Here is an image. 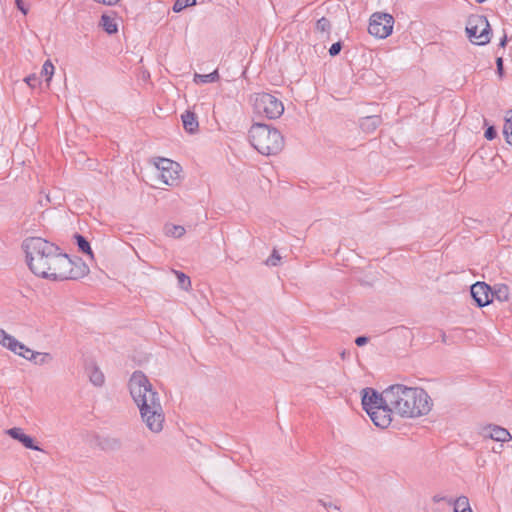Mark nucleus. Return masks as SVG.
I'll return each mask as SVG.
<instances>
[{
    "instance_id": "nucleus-1",
    "label": "nucleus",
    "mask_w": 512,
    "mask_h": 512,
    "mask_svg": "<svg viewBox=\"0 0 512 512\" xmlns=\"http://www.w3.org/2000/svg\"><path fill=\"white\" fill-rule=\"evenodd\" d=\"M26 253L27 264L36 276L53 281L77 279L85 274L87 267L78 272L67 254L58 246L41 238L29 237L22 243Z\"/></svg>"
},
{
    "instance_id": "nucleus-2",
    "label": "nucleus",
    "mask_w": 512,
    "mask_h": 512,
    "mask_svg": "<svg viewBox=\"0 0 512 512\" xmlns=\"http://www.w3.org/2000/svg\"><path fill=\"white\" fill-rule=\"evenodd\" d=\"M130 395L139 409L142 422L147 429L159 434L165 423V413L159 393L147 376L141 371H135L128 383Z\"/></svg>"
},
{
    "instance_id": "nucleus-3",
    "label": "nucleus",
    "mask_w": 512,
    "mask_h": 512,
    "mask_svg": "<svg viewBox=\"0 0 512 512\" xmlns=\"http://www.w3.org/2000/svg\"><path fill=\"white\" fill-rule=\"evenodd\" d=\"M385 400L394 413L404 418L427 415L433 406L431 397L419 387L394 384L385 389Z\"/></svg>"
},
{
    "instance_id": "nucleus-4",
    "label": "nucleus",
    "mask_w": 512,
    "mask_h": 512,
    "mask_svg": "<svg viewBox=\"0 0 512 512\" xmlns=\"http://www.w3.org/2000/svg\"><path fill=\"white\" fill-rule=\"evenodd\" d=\"M251 145L261 154L269 156L278 154L284 147L281 133L266 124L255 123L249 130Z\"/></svg>"
},
{
    "instance_id": "nucleus-5",
    "label": "nucleus",
    "mask_w": 512,
    "mask_h": 512,
    "mask_svg": "<svg viewBox=\"0 0 512 512\" xmlns=\"http://www.w3.org/2000/svg\"><path fill=\"white\" fill-rule=\"evenodd\" d=\"M466 32L470 41L476 45H485L491 38L490 24L485 16L472 15L469 17Z\"/></svg>"
},
{
    "instance_id": "nucleus-6",
    "label": "nucleus",
    "mask_w": 512,
    "mask_h": 512,
    "mask_svg": "<svg viewBox=\"0 0 512 512\" xmlns=\"http://www.w3.org/2000/svg\"><path fill=\"white\" fill-rule=\"evenodd\" d=\"M254 110L268 119L279 118L284 112L283 103L269 93L257 94L254 98Z\"/></svg>"
},
{
    "instance_id": "nucleus-7",
    "label": "nucleus",
    "mask_w": 512,
    "mask_h": 512,
    "mask_svg": "<svg viewBox=\"0 0 512 512\" xmlns=\"http://www.w3.org/2000/svg\"><path fill=\"white\" fill-rule=\"evenodd\" d=\"M394 18L388 13L376 12L371 15L368 31L380 39L387 38L393 30Z\"/></svg>"
},
{
    "instance_id": "nucleus-8",
    "label": "nucleus",
    "mask_w": 512,
    "mask_h": 512,
    "mask_svg": "<svg viewBox=\"0 0 512 512\" xmlns=\"http://www.w3.org/2000/svg\"><path fill=\"white\" fill-rule=\"evenodd\" d=\"M155 166L158 170V178L163 184L168 186L177 185L181 171L177 162L167 158H159L155 162Z\"/></svg>"
},
{
    "instance_id": "nucleus-9",
    "label": "nucleus",
    "mask_w": 512,
    "mask_h": 512,
    "mask_svg": "<svg viewBox=\"0 0 512 512\" xmlns=\"http://www.w3.org/2000/svg\"><path fill=\"white\" fill-rule=\"evenodd\" d=\"M373 423L380 428H387L392 422V413L394 410L388 404L374 407L367 412Z\"/></svg>"
},
{
    "instance_id": "nucleus-10",
    "label": "nucleus",
    "mask_w": 512,
    "mask_h": 512,
    "mask_svg": "<svg viewBox=\"0 0 512 512\" xmlns=\"http://www.w3.org/2000/svg\"><path fill=\"white\" fill-rule=\"evenodd\" d=\"M471 296L479 307L491 303V288L484 282H477L471 286Z\"/></svg>"
},
{
    "instance_id": "nucleus-11",
    "label": "nucleus",
    "mask_w": 512,
    "mask_h": 512,
    "mask_svg": "<svg viewBox=\"0 0 512 512\" xmlns=\"http://www.w3.org/2000/svg\"><path fill=\"white\" fill-rule=\"evenodd\" d=\"M387 404L385 400V390L379 394L372 388H365L363 390L362 405L366 412H370L374 407Z\"/></svg>"
},
{
    "instance_id": "nucleus-12",
    "label": "nucleus",
    "mask_w": 512,
    "mask_h": 512,
    "mask_svg": "<svg viewBox=\"0 0 512 512\" xmlns=\"http://www.w3.org/2000/svg\"><path fill=\"white\" fill-rule=\"evenodd\" d=\"M481 435L484 439H491L501 443L512 440V436L506 428L492 424L484 427L481 431Z\"/></svg>"
},
{
    "instance_id": "nucleus-13",
    "label": "nucleus",
    "mask_w": 512,
    "mask_h": 512,
    "mask_svg": "<svg viewBox=\"0 0 512 512\" xmlns=\"http://www.w3.org/2000/svg\"><path fill=\"white\" fill-rule=\"evenodd\" d=\"M0 344L17 354L20 353L18 350H25L26 346L19 342L15 337L8 334L4 329L0 328Z\"/></svg>"
},
{
    "instance_id": "nucleus-14",
    "label": "nucleus",
    "mask_w": 512,
    "mask_h": 512,
    "mask_svg": "<svg viewBox=\"0 0 512 512\" xmlns=\"http://www.w3.org/2000/svg\"><path fill=\"white\" fill-rule=\"evenodd\" d=\"M10 437H12L15 440H18L23 444L24 447L32 450L39 451L40 448L34 444V440L29 435H26L21 428L14 427L11 429H8L6 432Z\"/></svg>"
},
{
    "instance_id": "nucleus-15",
    "label": "nucleus",
    "mask_w": 512,
    "mask_h": 512,
    "mask_svg": "<svg viewBox=\"0 0 512 512\" xmlns=\"http://www.w3.org/2000/svg\"><path fill=\"white\" fill-rule=\"evenodd\" d=\"M25 351L30 352V355H25L23 353H18V355L29 361H34V363L38 365L47 364L53 359L52 355L47 352H35L28 347L25 348Z\"/></svg>"
},
{
    "instance_id": "nucleus-16",
    "label": "nucleus",
    "mask_w": 512,
    "mask_h": 512,
    "mask_svg": "<svg viewBox=\"0 0 512 512\" xmlns=\"http://www.w3.org/2000/svg\"><path fill=\"white\" fill-rule=\"evenodd\" d=\"M181 119H182L183 127L186 130V132H188L190 134L197 132L199 123H198V119H197V116L195 115V113L187 110L182 114Z\"/></svg>"
},
{
    "instance_id": "nucleus-17",
    "label": "nucleus",
    "mask_w": 512,
    "mask_h": 512,
    "mask_svg": "<svg viewBox=\"0 0 512 512\" xmlns=\"http://www.w3.org/2000/svg\"><path fill=\"white\" fill-rule=\"evenodd\" d=\"M382 123V119L378 115L367 116L361 119L360 127L366 133L374 132Z\"/></svg>"
},
{
    "instance_id": "nucleus-18",
    "label": "nucleus",
    "mask_w": 512,
    "mask_h": 512,
    "mask_svg": "<svg viewBox=\"0 0 512 512\" xmlns=\"http://www.w3.org/2000/svg\"><path fill=\"white\" fill-rule=\"evenodd\" d=\"M220 78L218 70H214L213 72L209 74H198L195 73L194 75V82L196 84H206V83H213L218 81Z\"/></svg>"
},
{
    "instance_id": "nucleus-19",
    "label": "nucleus",
    "mask_w": 512,
    "mask_h": 512,
    "mask_svg": "<svg viewBox=\"0 0 512 512\" xmlns=\"http://www.w3.org/2000/svg\"><path fill=\"white\" fill-rule=\"evenodd\" d=\"M100 24L108 34H114L118 31V24L116 20L106 14L101 16Z\"/></svg>"
},
{
    "instance_id": "nucleus-20",
    "label": "nucleus",
    "mask_w": 512,
    "mask_h": 512,
    "mask_svg": "<svg viewBox=\"0 0 512 512\" xmlns=\"http://www.w3.org/2000/svg\"><path fill=\"white\" fill-rule=\"evenodd\" d=\"M495 297L500 302L508 301L509 299V288L505 284L496 285L494 290L491 291V298Z\"/></svg>"
},
{
    "instance_id": "nucleus-21",
    "label": "nucleus",
    "mask_w": 512,
    "mask_h": 512,
    "mask_svg": "<svg viewBox=\"0 0 512 512\" xmlns=\"http://www.w3.org/2000/svg\"><path fill=\"white\" fill-rule=\"evenodd\" d=\"M74 239L76 240L79 251L93 258V252L87 239L80 234H75Z\"/></svg>"
},
{
    "instance_id": "nucleus-22",
    "label": "nucleus",
    "mask_w": 512,
    "mask_h": 512,
    "mask_svg": "<svg viewBox=\"0 0 512 512\" xmlns=\"http://www.w3.org/2000/svg\"><path fill=\"white\" fill-rule=\"evenodd\" d=\"M164 233L170 237L180 238L185 234V228L181 225L166 224L164 226Z\"/></svg>"
},
{
    "instance_id": "nucleus-23",
    "label": "nucleus",
    "mask_w": 512,
    "mask_h": 512,
    "mask_svg": "<svg viewBox=\"0 0 512 512\" xmlns=\"http://www.w3.org/2000/svg\"><path fill=\"white\" fill-rule=\"evenodd\" d=\"M89 378L95 386H102L105 380L103 373L96 366L89 368Z\"/></svg>"
},
{
    "instance_id": "nucleus-24",
    "label": "nucleus",
    "mask_w": 512,
    "mask_h": 512,
    "mask_svg": "<svg viewBox=\"0 0 512 512\" xmlns=\"http://www.w3.org/2000/svg\"><path fill=\"white\" fill-rule=\"evenodd\" d=\"M449 503H452V500H448ZM454 504V512H459V510L462 511H469L472 510L469 504V500L466 496H460L455 501H453Z\"/></svg>"
},
{
    "instance_id": "nucleus-25",
    "label": "nucleus",
    "mask_w": 512,
    "mask_h": 512,
    "mask_svg": "<svg viewBox=\"0 0 512 512\" xmlns=\"http://www.w3.org/2000/svg\"><path fill=\"white\" fill-rule=\"evenodd\" d=\"M178 280V285L181 289L188 291L191 287L190 278L181 271L173 270Z\"/></svg>"
},
{
    "instance_id": "nucleus-26",
    "label": "nucleus",
    "mask_w": 512,
    "mask_h": 512,
    "mask_svg": "<svg viewBox=\"0 0 512 512\" xmlns=\"http://www.w3.org/2000/svg\"><path fill=\"white\" fill-rule=\"evenodd\" d=\"M54 74V65L50 60L44 62L41 70V75L46 77V81L49 84Z\"/></svg>"
},
{
    "instance_id": "nucleus-27",
    "label": "nucleus",
    "mask_w": 512,
    "mask_h": 512,
    "mask_svg": "<svg viewBox=\"0 0 512 512\" xmlns=\"http://www.w3.org/2000/svg\"><path fill=\"white\" fill-rule=\"evenodd\" d=\"M318 503L324 507L328 512H341L340 506L327 499H319Z\"/></svg>"
},
{
    "instance_id": "nucleus-28",
    "label": "nucleus",
    "mask_w": 512,
    "mask_h": 512,
    "mask_svg": "<svg viewBox=\"0 0 512 512\" xmlns=\"http://www.w3.org/2000/svg\"><path fill=\"white\" fill-rule=\"evenodd\" d=\"M503 132H504L507 142L510 145H512V111H511V115L506 118Z\"/></svg>"
},
{
    "instance_id": "nucleus-29",
    "label": "nucleus",
    "mask_w": 512,
    "mask_h": 512,
    "mask_svg": "<svg viewBox=\"0 0 512 512\" xmlns=\"http://www.w3.org/2000/svg\"><path fill=\"white\" fill-rule=\"evenodd\" d=\"M330 29H331V24L327 18L322 17L316 22V30L318 32L329 33Z\"/></svg>"
},
{
    "instance_id": "nucleus-30",
    "label": "nucleus",
    "mask_w": 512,
    "mask_h": 512,
    "mask_svg": "<svg viewBox=\"0 0 512 512\" xmlns=\"http://www.w3.org/2000/svg\"><path fill=\"white\" fill-rule=\"evenodd\" d=\"M196 4V0H176L173 6L174 12H180L186 7L193 6Z\"/></svg>"
},
{
    "instance_id": "nucleus-31",
    "label": "nucleus",
    "mask_w": 512,
    "mask_h": 512,
    "mask_svg": "<svg viewBox=\"0 0 512 512\" xmlns=\"http://www.w3.org/2000/svg\"><path fill=\"white\" fill-rule=\"evenodd\" d=\"M281 256L278 251L274 249L270 255V257L266 260V264L269 266H277L280 263Z\"/></svg>"
},
{
    "instance_id": "nucleus-32",
    "label": "nucleus",
    "mask_w": 512,
    "mask_h": 512,
    "mask_svg": "<svg viewBox=\"0 0 512 512\" xmlns=\"http://www.w3.org/2000/svg\"><path fill=\"white\" fill-rule=\"evenodd\" d=\"M24 81L31 88H35L40 84V79L36 74H31V75L27 76L24 79Z\"/></svg>"
},
{
    "instance_id": "nucleus-33",
    "label": "nucleus",
    "mask_w": 512,
    "mask_h": 512,
    "mask_svg": "<svg viewBox=\"0 0 512 512\" xmlns=\"http://www.w3.org/2000/svg\"><path fill=\"white\" fill-rule=\"evenodd\" d=\"M341 48H342L341 43L340 42H336V43L331 45V47L329 49V54L331 56H336V55H338L340 53Z\"/></svg>"
},
{
    "instance_id": "nucleus-34",
    "label": "nucleus",
    "mask_w": 512,
    "mask_h": 512,
    "mask_svg": "<svg viewBox=\"0 0 512 512\" xmlns=\"http://www.w3.org/2000/svg\"><path fill=\"white\" fill-rule=\"evenodd\" d=\"M485 138L488 139V140H493L495 139V137L497 136V132H496V129L491 126V127H488L485 131Z\"/></svg>"
},
{
    "instance_id": "nucleus-35",
    "label": "nucleus",
    "mask_w": 512,
    "mask_h": 512,
    "mask_svg": "<svg viewBox=\"0 0 512 512\" xmlns=\"http://www.w3.org/2000/svg\"><path fill=\"white\" fill-rule=\"evenodd\" d=\"M368 341H369V338H368V337H366V336H359V337H357V338L355 339V344H356L357 346H363V345L367 344V343H368Z\"/></svg>"
},
{
    "instance_id": "nucleus-36",
    "label": "nucleus",
    "mask_w": 512,
    "mask_h": 512,
    "mask_svg": "<svg viewBox=\"0 0 512 512\" xmlns=\"http://www.w3.org/2000/svg\"><path fill=\"white\" fill-rule=\"evenodd\" d=\"M17 8L23 13L27 14V8L23 4V0H16Z\"/></svg>"
},
{
    "instance_id": "nucleus-37",
    "label": "nucleus",
    "mask_w": 512,
    "mask_h": 512,
    "mask_svg": "<svg viewBox=\"0 0 512 512\" xmlns=\"http://www.w3.org/2000/svg\"><path fill=\"white\" fill-rule=\"evenodd\" d=\"M497 69H498V72L499 73H502V69H503V61H502V58H498L497 61Z\"/></svg>"
},
{
    "instance_id": "nucleus-38",
    "label": "nucleus",
    "mask_w": 512,
    "mask_h": 512,
    "mask_svg": "<svg viewBox=\"0 0 512 512\" xmlns=\"http://www.w3.org/2000/svg\"><path fill=\"white\" fill-rule=\"evenodd\" d=\"M502 448H503V443L499 444L498 446H493V447L491 448V450H492L494 453H501Z\"/></svg>"
},
{
    "instance_id": "nucleus-39",
    "label": "nucleus",
    "mask_w": 512,
    "mask_h": 512,
    "mask_svg": "<svg viewBox=\"0 0 512 512\" xmlns=\"http://www.w3.org/2000/svg\"><path fill=\"white\" fill-rule=\"evenodd\" d=\"M443 500H446V498L444 496H440V495L433 496V501L434 502H440V501H443Z\"/></svg>"
},
{
    "instance_id": "nucleus-40",
    "label": "nucleus",
    "mask_w": 512,
    "mask_h": 512,
    "mask_svg": "<svg viewBox=\"0 0 512 512\" xmlns=\"http://www.w3.org/2000/svg\"><path fill=\"white\" fill-rule=\"evenodd\" d=\"M347 354L348 353L344 350V351L341 352L340 356H341L342 359H345Z\"/></svg>"
},
{
    "instance_id": "nucleus-41",
    "label": "nucleus",
    "mask_w": 512,
    "mask_h": 512,
    "mask_svg": "<svg viewBox=\"0 0 512 512\" xmlns=\"http://www.w3.org/2000/svg\"><path fill=\"white\" fill-rule=\"evenodd\" d=\"M19 352H22L25 355H30V352H26L25 350H18Z\"/></svg>"
},
{
    "instance_id": "nucleus-42",
    "label": "nucleus",
    "mask_w": 512,
    "mask_h": 512,
    "mask_svg": "<svg viewBox=\"0 0 512 512\" xmlns=\"http://www.w3.org/2000/svg\"><path fill=\"white\" fill-rule=\"evenodd\" d=\"M505 43H506V37L501 41L500 45H501V46H504V45H505Z\"/></svg>"
},
{
    "instance_id": "nucleus-43",
    "label": "nucleus",
    "mask_w": 512,
    "mask_h": 512,
    "mask_svg": "<svg viewBox=\"0 0 512 512\" xmlns=\"http://www.w3.org/2000/svg\"><path fill=\"white\" fill-rule=\"evenodd\" d=\"M486 0H476L477 3L481 4L483 2H485Z\"/></svg>"
},
{
    "instance_id": "nucleus-44",
    "label": "nucleus",
    "mask_w": 512,
    "mask_h": 512,
    "mask_svg": "<svg viewBox=\"0 0 512 512\" xmlns=\"http://www.w3.org/2000/svg\"><path fill=\"white\" fill-rule=\"evenodd\" d=\"M459 512H473L472 510H469V511H462V510H459Z\"/></svg>"
}]
</instances>
